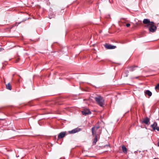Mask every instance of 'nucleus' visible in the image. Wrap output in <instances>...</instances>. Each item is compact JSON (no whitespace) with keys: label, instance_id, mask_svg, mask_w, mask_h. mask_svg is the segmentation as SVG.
I'll return each instance as SVG.
<instances>
[{"label":"nucleus","instance_id":"nucleus-5","mask_svg":"<svg viewBox=\"0 0 159 159\" xmlns=\"http://www.w3.org/2000/svg\"><path fill=\"white\" fill-rule=\"evenodd\" d=\"M80 129L79 128H76L75 129L71 131H69V132L70 134H74L80 131Z\"/></svg>","mask_w":159,"mask_h":159},{"label":"nucleus","instance_id":"nucleus-18","mask_svg":"<svg viewBox=\"0 0 159 159\" xmlns=\"http://www.w3.org/2000/svg\"><path fill=\"white\" fill-rule=\"evenodd\" d=\"M125 76H126V77H127V75H125Z\"/></svg>","mask_w":159,"mask_h":159},{"label":"nucleus","instance_id":"nucleus-7","mask_svg":"<svg viewBox=\"0 0 159 159\" xmlns=\"http://www.w3.org/2000/svg\"><path fill=\"white\" fill-rule=\"evenodd\" d=\"M66 134V132H62L60 133L58 135V139H61L63 138L65 135Z\"/></svg>","mask_w":159,"mask_h":159},{"label":"nucleus","instance_id":"nucleus-16","mask_svg":"<svg viewBox=\"0 0 159 159\" xmlns=\"http://www.w3.org/2000/svg\"><path fill=\"white\" fill-rule=\"evenodd\" d=\"M156 129L157 130L159 131V127H157L156 128Z\"/></svg>","mask_w":159,"mask_h":159},{"label":"nucleus","instance_id":"nucleus-13","mask_svg":"<svg viewBox=\"0 0 159 159\" xmlns=\"http://www.w3.org/2000/svg\"><path fill=\"white\" fill-rule=\"evenodd\" d=\"M157 126V124L156 123H154L153 125H151V126L154 130L156 129V127Z\"/></svg>","mask_w":159,"mask_h":159},{"label":"nucleus","instance_id":"nucleus-1","mask_svg":"<svg viewBox=\"0 0 159 159\" xmlns=\"http://www.w3.org/2000/svg\"><path fill=\"white\" fill-rule=\"evenodd\" d=\"M143 23L145 25V27H148L150 32L154 33L156 32L157 28L153 22L150 21L148 19H145L143 20Z\"/></svg>","mask_w":159,"mask_h":159},{"label":"nucleus","instance_id":"nucleus-12","mask_svg":"<svg viewBox=\"0 0 159 159\" xmlns=\"http://www.w3.org/2000/svg\"><path fill=\"white\" fill-rule=\"evenodd\" d=\"M98 140V137L97 135H96L94 138V141H93V143L95 144L97 142Z\"/></svg>","mask_w":159,"mask_h":159},{"label":"nucleus","instance_id":"nucleus-15","mask_svg":"<svg viewBox=\"0 0 159 159\" xmlns=\"http://www.w3.org/2000/svg\"><path fill=\"white\" fill-rule=\"evenodd\" d=\"M126 26L127 27H129L130 26V24L128 23L126 24Z\"/></svg>","mask_w":159,"mask_h":159},{"label":"nucleus","instance_id":"nucleus-19","mask_svg":"<svg viewBox=\"0 0 159 159\" xmlns=\"http://www.w3.org/2000/svg\"><path fill=\"white\" fill-rule=\"evenodd\" d=\"M153 159H157V158H154Z\"/></svg>","mask_w":159,"mask_h":159},{"label":"nucleus","instance_id":"nucleus-17","mask_svg":"<svg viewBox=\"0 0 159 159\" xmlns=\"http://www.w3.org/2000/svg\"><path fill=\"white\" fill-rule=\"evenodd\" d=\"M158 146H159V142L158 143Z\"/></svg>","mask_w":159,"mask_h":159},{"label":"nucleus","instance_id":"nucleus-4","mask_svg":"<svg viewBox=\"0 0 159 159\" xmlns=\"http://www.w3.org/2000/svg\"><path fill=\"white\" fill-rule=\"evenodd\" d=\"M105 47L108 49H113L116 48L115 46L112 45L110 44H106L104 45Z\"/></svg>","mask_w":159,"mask_h":159},{"label":"nucleus","instance_id":"nucleus-3","mask_svg":"<svg viewBox=\"0 0 159 159\" xmlns=\"http://www.w3.org/2000/svg\"><path fill=\"white\" fill-rule=\"evenodd\" d=\"M98 125L95 126L92 128V132L93 135H95L96 133V131L99 128Z\"/></svg>","mask_w":159,"mask_h":159},{"label":"nucleus","instance_id":"nucleus-11","mask_svg":"<svg viewBox=\"0 0 159 159\" xmlns=\"http://www.w3.org/2000/svg\"><path fill=\"white\" fill-rule=\"evenodd\" d=\"M122 151L124 152H127V149L124 146H122Z\"/></svg>","mask_w":159,"mask_h":159},{"label":"nucleus","instance_id":"nucleus-6","mask_svg":"<svg viewBox=\"0 0 159 159\" xmlns=\"http://www.w3.org/2000/svg\"><path fill=\"white\" fill-rule=\"evenodd\" d=\"M82 113L83 115H87L91 113V112L88 109L84 110L82 111Z\"/></svg>","mask_w":159,"mask_h":159},{"label":"nucleus","instance_id":"nucleus-2","mask_svg":"<svg viewBox=\"0 0 159 159\" xmlns=\"http://www.w3.org/2000/svg\"><path fill=\"white\" fill-rule=\"evenodd\" d=\"M95 100L97 103L101 106L104 104V100L101 96H98L95 98Z\"/></svg>","mask_w":159,"mask_h":159},{"label":"nucleus","instance_id":"nucleus-14","mask_svg":"<svg viewBox=\"0 0 159 159\" xmlns=\"http://www.w3.org/2000/svg\"><path fill=\"white\" fill-rule=\"evenodd\" d=\"M155 89L156 90H158L159 91V84H158L157 86L155 87Z\"/></svg>","mask_w":159,"mask_h":159},{"label":"nucleus","instance_id":"nucleus-10","mask_svg":"<svg viewBox=\"0 0 159 159\" xmlns=\"http://www.w3.org/2000/svg\"><path fill=\"white\" fill-rule=\"evenodd\" d=\"M143 122L146 124H148L149 122V119L148 118H146L143 120Z\"/></svg>","mask_w":159,"mask_h":159},{"label":"nucleus","instance_id":"nucleus-8","mask_svg":"<svg viewBox=\"0 0 159 159\" xmlns=\"http://www.w3.org/2000/svg\"><path fill=\"white\" fill-rule=\"evenodd\" d=\"M145 93L146 94L148 95L149 97L151 96L152 95V92L149 90H147L145 91Z\"/></svg>","mask_w":159,"mask_h":159},{"label":"nucleus","instance_id":"nucleus-9","mask_svg":"<svg viewBox=\"0 0 159 159\" xmlns=\"http://www.w3.org/2000/svg\"><path fill=\"white\" fill-rule=\"evenodd\" d=\"M6 88L7 89L9 90H11V86L9 83L6 84Z\"/></svg>","mask_w":159,"mask_h":159}]
</instances>
